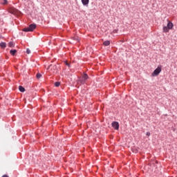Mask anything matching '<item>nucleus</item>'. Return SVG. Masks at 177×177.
<instances>
[{"label":"nucleus","mask_w":177,"mask_h":177,"mask_svg":"<svg viewBox=\"0 0 177 177\" xmlns=\"http://www.w3.org/2000/svg\"><path fill=\"white\" fill-rule=\"evenodd\" d=\"M88 80H89V76L88 75V74L84 73L82 75V77L79 78V82H80V84H85V82H86V81H88Z\"/></svg>","instance_id":"1"},{"label":"nucleus","mask_w":177,"mask_h":177,"mask_svg":"<svg viewBox=\"0 0 177 177\" xmlns=\"http://www.w3.org/2000/svg\"><path fill=\"white\" fill-rule=\"evenodd\" d=\"M161 73V68L160 67H158L152 73L151 76L152 77H157L158 74Z\"/></svg>","instance_id":"2"},{"label":"nucleus","mask_w":177,"mask_h":177,"mask_svg":"<svg viewBox=\"0 0 177 177\" xmlns=\"http://www.w3.org/2000/svg\"><path fill=\"white\" fill-rule=\"evenodd\" d=\"M112 127L113 128H114V129H116V131H118V129H120V124H118V122H113Z\"/></svg>","instance_id":"3"},{"label":"nucleus","mask_w":177,"mask_h":177,"mask_svg":"<svg viewBox=\"0 0 177 177\" xmlns=\"http://www.w3.org/2000/svg\"><path fill=\"white\" fill-rule=\"evenodd\" d=\"M28 28H29V30H30V32H32L35 30V28H37V24H31L29 25Z\"/></svg>","instance_id":"4"},{"label":"nucleus","mask_w":177,"mask_h":177,"mask_svg":"<svg viewBox=\"0 0 177 177\" xmlns=\"http://www.w3.org/2000/svg\"><path fill=\"white\" fill-rule=\"evenodd\" d=\"M167 27L170 30H172L174 28V24L171 21H168Z\"/></svg>","instance_id":"5"},{"label":"nucleus","mask_w":177,"mask_h":177,"mask_svg":"<svg viewBox=\"0 0 177 177\" xmlns=\"http://www.w3.org/2000/svg\"><path fill=\"white\" fill-rule=\"evenodd\" d=\"M10 55H12V56H15L16 53H17V50H16V49L10 50Z\"/></svg>","instance_id":"6"},{"label":"nucleus","mask_w":177,"mask_h":177,"mask_svg":"<svg viewBox=\"0 0 177 177\" xmlns=\"http://www.w3.org/2000/svg\"><path fill=\"white\" fill-rule=\"evenodd\" d=\"M82 3L84 6H86V5L89 4V0H82Z\"/></svg>","instance_id":"7"},{"label":"nucleus","mask_w":177,"mask_h":177,"mask_svg":"<svg viewBox=\"0 0 177 177\" xmlns=\"http://www.w3.org/2000/svg\"><path fill=\"white\" fill-rule=\"evenodd\" d=\"M169 28H168V26H163L162 31L163 32H169Z\"/></svg>","instance_id":"8"},{"label":"nucleus","mask_w":177,"mask_h":177,"mask_svg":"<svg viewBox=\"0 0 177 177\" xmlns=\"http://www.w3.org/2000/svg\"><path fill=\"white\" fill-rule=\"evenodd\" d=\"M0 46L1 48V49H5V48H6V42H1L0 43Z\"/></svg>","instance_id":"9"},{"label":"nucleus","mask_w":177,"mask_h":177,"mask_svg":"<svg viewBox=\"0 0 177 177\" xmlns=\"http://www.w3.org/2000/svg\"><path fill=\"white\" fill-rule=\"evenodd\" d=\"M103 45H104V46H109V45H110V40L104 41Z\"/></svg>","instance_id":"10"},{"label":"nucleus","mask_w":177,"mask_h":177,"mask_svg":"<svg viewBox=\"0 0 177 177\" xmlns=\"http://www.w3.org/2000/svg\"><path fill=\"white\" fill-rule=\"evenodd\" d=\"M9 48H15V43L13 41H10L8 43Z\"/></svg>","instance_id":"11"},{"label":"nucleus","mask_w":177,"mask_h":177,"mask_svg":"<svg viewBox=\"0 0 177 177\" xmlns=\"http://www.w3.org/2000/svg\"><path fill=\"white\" fill-rule=\"evenodd\" d=\"M22 31H24V32H30L31 30H30V28H25L22 30Z\"/></svg>","instance_id":"12"},{"label":"nucleus","mask_w":177,"mask_h":177,"mask_svg":"<svg viewBox=\"0 0 177 177\" xmlns=\"http://www.w3.org/2000/svg\"><path fill=\"white\" fill-rule=\"evenodd\" d=\"M19 90L20 91V92H25L26 91V88H24V87H23L22 86H19Z\"/></svg>","instance_id":"13"},{"label":"nucleus","mask_w":177,"mask_h":177,"mask_svg":"<svg viewBox=\"0 0 177 177\" xmlns=\"http://www.w3.org/2000/svg\"><path fill=\"white\" fill-rule=\"evenodd\" d=\"M41 77H42V75H41V73H37L36 78H37V80H39Z\"/></svg>","instance_id":"14"},{"label":"nucleus","mask_w":177,"mask_h":177,"mask_svg":"<svg viewBox=\"0 0 177 177\" xmlns=\"http://www.w3.org/2000/svg\"><path fill=\"white\" fill-rule=\"evenodd\" d=\"M64 64H65V66H68V67H70V62L67 61L64 62Z\"/></svg>","instance_id":"15"},{"label":"nucleus","mask_w":177,"mask_h":177,"mask_svg":"<svg viewBox=\"0 0 177 177\" xmlns=\"http://www.w3.org/2000/svg\"><path fill=\"white\" fill-rule=\"evenodd\" d=\"M55 86H57V87L60 86V82H56L55 83Z\"/></svg>","instance_id":"16"},{"label":"nucleus","mask_w":177,"mask_h":177,"mask_svg":"<svg viewBox=\"0 0 177 177\" xmlns=\"http://www.w3.org/2000/svg\"><path fill=\"white\" fill-rule=\"evenodd\" d=\"M26 53H27V55H30V53H31V50H30V48H27Z\"/></svg>","instance_id":"17"},{"label":"nucleus","mask_w":177,"mask_h":177,"mask_svg":"<svg viewBox=\"0 0 177 177\" xmlns=\"http://www.w3.org/2000/svg\"><path fill=\"white\" fill-rule=\"evenodd\" d=\"M8 0H3V5H7Z\"/></svg>","instance_id":"18"},{"label":"nucleus","mask_w":177,"mask_h":177,"mask_svg":"<svg viewBox=\"0 0 177 177\" xmlns=\"http://www.w3.org/2000/svg\"><path fill=\"white\" fill-rule=\"evenodd\" d=\"M73 39H74L75 41H80V39L78 38V37H73Z\"/></svg>","instance_id":"19"},{"label":"nucleus","mask_w":177,"mask_h":177,"mask_svg":"<svg viewBox=\"0 0 177 177\" xmlns=\"http://www.w3.org/2000/svg\"><path fill=\"white\" fill-rule=\"evenodd\" d=\"M113 32H114L115 34H116L117 32H118V30H117V29L113 30Z\"/></svg>","instance_id":"20"},{"label":"nucleus","mask_w":177,"mask_h":177,"mask_svg":"<svg viewBox=\"0 0 177 177\" xmlns=\"http://www.w3.org/2000/svg\"><path fill=\"white\" fill-rule=\"evenodd\" d=\"M147 136H150V132H147Z\"/></svg>","instance_id":"21"},{"label":"nucleus","mask_w":177,"mask_h":177,"mask_svg":"<svg viewBox=\"0 0 177 177\" xmlns=\"http://www.w3.org/2000/svg\"><path fill=\"white\" fill-rule=\"evenodd\" d=\"M158 67H160V66H158Z\"/></svg>","instance_id":"22"}]
</instances>
